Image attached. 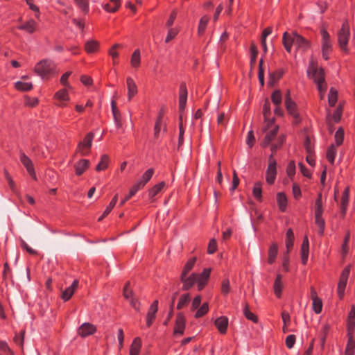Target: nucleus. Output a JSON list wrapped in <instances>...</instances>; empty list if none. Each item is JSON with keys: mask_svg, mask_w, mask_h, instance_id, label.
<instances>
[{"mask_svg": "<svg viewBox=\"0 0 355 355\" xmlns=\"http://www.w3.org/2000/svg\"><path fill=\"white\" fill-rule=\"evenodd\" d=\"M76 5L85 14L89 12V0H73Z\"/></svg>", "mask_w": 355, "mask_h": 355, "instance_id": "nucleus-41", "label": "nucleus"}, {"mask_svg": "<svg viewBox=\"0 0 355 355\" xmlns=\"http://www.w3.org/2000/svg\"><path fill=\"white\" fill-rule=\"evenodd\" d=\"M282 76V73L280 71L270 73L268 84L272 85Z\"/></svg>", "mask_w": 355, "mask_h": 355, "instance_id": "nucleus-53", "label": "nucleus"}, {"mask_svg": "<svg viewBox=\"0 0 355 355\" xmlns=\"http://www.w3.org/2000/svg\"><path fill=\"white\" fill-rule=\"evenodd\" d=\"M295 342V336L294 335H289L286 338V345L288 348L291 349Z\"/></svg>", "mask_w": 355, "mask_h": 355, "instance_id": "nucleus-63", "label": "nucleus"}, {"mask_svg": "<svg viewBox=\"0 0 355 355\" xmlns=\"http://www.w3.org/2000/svg\"><path fill=\"white\" fill-rule=\"evenodd\" d=\"M335 141L337 146L340 145L343 143L344 137V131L343 128H340L335 134Z\"/></svg>", "mask_w": 355, "mask_h": 355, "instance_id": "nucleus-54", "label": "nucleus"}, {"mask_svg": "<svg viewBox=\"0 0 355 355\" xmlns=\"http://www.w3.org/2000/svg\"><path fill=\"white\" fill-rule=\"evenodd\" d=\"M250 54V65L252 67L256 63V60L258 55L257 46L254 43L251 44Z\"/></svg>", "mask_w": 355, "mask_h": 355, "instance_id": "nucleus-44", "label": "nucleus"}, {"mask_svg": "<svg viewBox=\"0 0 355 355\" xmlns=\"http://www.w3.org/2000/svg\"><path fill=\"white\" fill-rule=\"evenodd\" d=\"M338 98V92L337 90L335 89L334 87H331L329 90V94L328 96V101L329 105L331 107H333L335 105Z\"/></svg>", "mask_w": 355, "mask_h": 355, "instance_id": "nucleus-42", "label": "nucleus"}, {"mask_svg": "<svg viewBox=\"0 0 355 355\" xmlns=\"http://www.w3.org/2000/svg\"><path fill=\"white\" fill-rule=\"evenodd\" d=\"M201 302V297L200 295H197L194 297L191 304V310H196L198 309Z\"/></svg>", "mask_w": 355, "mask_h": 355, "instance_id": "nucleus-64", "label": "nucleus"}, {"mask_svg": "<svg viewBox=\"0 0 355 355\" xmlns=\"http://www.w3.org/2000/svg\"><path fill=\"white\" fill-rule=\"evenodd\" d=\"M186 327V319L182 313H179L176 316L175 324L173 330V336L179 337L183 335Z\"/></svg>", "mask_w": 355, "mask_h": 355, "instance_id": "nucleus-10", "label": "nucleus"}, {"mask_svg": "<svg viewBox=\"0 0 355 355\" xmlns=\"http://www.w3.org/2000/svg\"><path fill=\"white\" fill-rule=\"evenodd\" d=\"M153 173L154 170L153 168H149L143 174L141 180L137 184H135V186L139 190L143 188L145 186V184L150 180Z\"/></svg>", "mask_w": 355, "mask_h": 355, "instance_id": "nucleus-18", "label": "nucleus"}, {"mask_svg": "<svg viewBox=\"0 0 355 355\" xmlns=\"http://www.w3.org/2000/svg\"><path fill=\"white\" fill-rule=\"evenodd\" d=\"M158 310V300H155L151 306H150L148 313L147 318H152L155 319V315Z\"/></svg>", "mask_w": 355, "mask_h": 355, "instance_id": "nucleus-47", "label": "nucleus"}, {"mask_svg": "<svg viewBox=\"0 0 355 355\" xmlns=\"http://www.w3.org/2000/svg\"><path fill=\"white\" fill-rule=\"evenodd\" d=\"M272 120L269 121L268 122L267 126L263 129V131L266 132L262 142V146L263 147H266L268 145L271 144L277 137V134L279 128L277 125L272 127Z\"/></svg>", "mask_w": 355, "mask_h": 355, "instance_id": "nucleus-5", "label": "nucleus"}, {"mask_svg": "<svg viewBox=\"0 0 355 355\" xmlns=\"http://www.w3.org/2000/svg\"><path fill=\"white\" fill-rule=\"evenodd\" d=\"M355 327V307L352 306L347 318L348 335L352 334Z\"/></svg>", "mask_w": 355, "mask_h": 355, "instance_id": "nucleus-22", "label": "nucleus"}, {"mask_svg": "<svg viewBox=\"0 0 355 355\" xmlns=\"http://www.w3.org/2000/svg\"><path fill=\"white\" fill-rule=\"evenodd\" d=\"M255 141V138L254 136V132L252 130H250L248 133L247 139H246V144L249 147H252L254 145V143Z\"/></svg>", "mask_w": 355, "mask_h": 355, "instance_id": "nucleus-62", "label": "nucleus"}, {"mask_svg": "<svg viewBox=\"0 0 355 355\" xmlns=\"http://www.w3.org/2000/svg\"><path fill=\"white\" fill-rule=\"evenodd\" d=\"M277 254V245L276 243H273L269 248L268 250V262L270 264H272L275 262V259Z\"/></svg>", "mask_w": 355, "mask_h": 355, "instance_id": "nucleus-31", "label": "nucleus"}, {"mask_svg": "<svg viewBox=\"0 0 355 355\" xmlns=\"http://www.w3.org/2000/svg\"><path fill=\"white\" fill-rule=\"evenodd\" d=\"M164 186V182H161L159 184L155 185L151 189L149 190L148 196L151 199H153L157 194H158L162 191Z\"/></svg>", "mask_w": 355, "mask_h": 355, "instance_id": "nucleus-35", "label": "nucleus"}, {"mask_svg": "<svg viewBox=\"0 0 355 355\" xmlns=\"http://www.w3.org/2000/svg\"><path fill=\"white\" fill-rule=\"evenodd\" d=\"M141 346V341L139 338H135L130 346V355H138Z\"/></svg>", "mask_w": 355, "mask_h": 355, "instance_id": "nucleus-27", "label": "nucleus"}, {"mask_svg": "<svg viewBox=\"0 0 355 355\" xmlns=\"http://www.w3.org/2000/svg\"><path fill=\"white\" fill-rule=\"evenodd\" d=\"M118 200V195L116 194L112 198V201L110 202L109 205L107 207L105 210L104 211L103 215L98 219V221H101L106 216H107L113 207L115 206Z\"/></svg>", "mask_w": 355, "mask_h": 355, "instance_id": "nucleus-33", "label": "nucleus"}, {"mask_svg": "<svg viewBox=\"0 0 355 355\" xmlns=\"http://www.w3.org/2000/svg\"><path fill=\"white\" fill-rule=\"evenodd\" d=\"M315 223L318 227V233L320 235H323L324 230L325 222L322 218V216H315Z\"/></svg>", "mask_w": 355, "mask_h": 355, "instance_id": "nucleus-45", "label": "nucleus"}, {"mask_svg": "<svg viewBox=\"0 0 355 355\" xmlns=\"http://www.w3.org/2000/svg\"><path fill=\"white\" fill-rule=\"evenodd\" d=\"M55 98L60 101V106H64V104L62 103L64 101H68L69 100V97L67 93V91L66 89H61L56 92L55 94Z\"/></svg>", "mask_w": 355, "mask_h": 355, "instance_id": "nucleus-34", "label": "nucleus"}, {"mask_svg": "<svg viewBox=\"0 0 355 355\" xmlns=\"http://www.w3.org/2000/svg\"><path fill=\"white\" fill-rule=\"evenodd\" d=\"M37 24L33 19H30L24 24L19 26V29L26 31L28 33H33L37 30Z\"/></svg>", "mask_w": 355, "mask_h": 355, "instance_id": "nucleus-23", "label": "nucleus"}, {"mask_svg": "<svg viewBox=\"0 0 355 355\" xmlns=\"http://www.w3.org/2000/svg\"><path fill=\"white\" fill-rule=\"evenodd\" d=\"M20 161L24 167L26 168L27 172L34 179L36 180V174L33 167V164L31 159L26 156L24 153H20Z\"/></svg>", "mask_w": 355, "mask_h": 355, "instance_id": "nucleus-13", "label": "nucleus"}, {"mask_svg": "<svg viewBox=\"0 0 355 355\" xmlns=\"http://www.w3.org/2000/svg\"><path fill=\"white\" fill-rule=\"evenodd\" d=\"M350 272V266H347L342 272L338 284V295L340 299L344 296L345 289Z\"/></svg>", "mask_w": 355, "mask_h": 355, "instance_id": "nucleus-9", "label": "nucleus"}, {"mask_svg": "<svg viewBox=\"0 0 355 355\" xmlns=\"http://www.w3.org/2000/svg\"><path fill=\"white\" fill-rule=\"evenodd\" d=\"M54 63L50 60H43L37 64L35 67V72L42 78H46L53 73Z\"/></svg>", "mask_w": 355, "mask_h": 355, "instance_id": "nucleus-4", "label": "nucleus"}, {"mask_svg": "<svg viewBox=\"0 0 355 355\" xmlns=\"http://www.w3.org/2000/svg\"><path fill=\"white\" fill-rule=\"evenodd\" d=\"M243 314L247 319H248L254 322H257L258 320L257 317L250 311L249 305L248 304H245V307L243 309Z\"/></svg>", "mask_w": 355, "mask_h": 355, "instance_id": "nucleus-46", "label": "nucleus"}, {"mask_svg": "<svg viewBox=\"0 0 355 355\" xmlns=\"http://www.w3.org/2000/svg\"><path fill=\"white\" fill-rule=\"evenodd\" d=\"M253 196L255 198L259 200H261V183L257 182L254 184L253 190H252Z\"/></svg>", "mask_w": 355, "mask_h": 355, "instance_id": "nucleus-50", "label": "nucleus"}, {"mask_svg": "<svg viewBox=\"0 0 355 355\" xmlns=\"http://www.w3.org/2000/svg\"><path fill=\"white\" fill-rule=\"evenodd\" d=\"M127 88H128V98L129 101L137 93V87L131 77H128L126 79Z\"/></svg>", "mask_w": 355, "mask_h": 355, "instance_id": "nucleus-19", "label": "nucleus"}, {"mask_svg": "<svg viewBox=\"0 0 355 355\" xmlns=\"http://www.w3.org/2000/svg\"><path fill=\"white\" fill-rule=\"evenodd\" d=\"M272 103L276 105L279 106L282 103V96L279 90L275 91L271 96Z\"/></svg>", "mask_w": 355, "mask_h": 355, "instance_id": "nucleus-55", "label": "nucleus"}, {"mask_svg": "<svg viewBox=\"0 0 355 355\" xmlns=\"http://www.w3.org/2000/svg\"><path fill=\"white\" fill-rule=\"evenodd\" d=\"M284 139L285 137L283 135L278 136L277 139H275V140L271 144V151L275 152L278 148H279L283 144Z\"/></svg>", "mask_w": 355, "mask_h": 355, "instance_id": "nucleus-38", "label": "nucleus"}, {"mask_svg": "<svg viewBox=\"0 0 355 355\" xmlns=\"http://www.w3.org/2000/svg\"><path fill=\"white\" fill-rule=\"evenodd\" d=\"M349 37V26L347 23H344L338 33V40L340 49L347 51V44Z\"/></svg>", "mask_w": 355, "mask_h": 355, "instance_id": "nucleus-7", "label": "nucleus"}, {"mask_svg": "<svg viewBox=\"0 0 355 355\" xmlns=\"http://www.w3.org/2000/svg\"><path fill=\"white\" fill-rule=\"evenodd\" d=\"M178 31L175 28H169L168 31L167 36L165 39L166 42H169L171 40H173L176 35L178 34Z\"/></svg>", "mask_w": 355, "mask_h": 355, "instance_id": "nucleus-61", "label": "nucleus"}, {"mask_svg": "<svg viewBox=\"0 0 355 355\" xmlns=\"http://www.w3.org/2000/svg\"><path fill=\"white\" fill-rule=\"evenodd\" d=\"M336 150L334 144L331 145L327 151V158L331 164H334Z\"/></svg>", "mask_w": 355, "mask_h": 355, "instance_id": "nucleus-49", "label": "nucleus"}, {"mask_svg": "<svg viewBox=\"0 0 355 355\" xmlns=\"http://www.w3.org/2000/svg\"><path fill=\"white\" fill-rule=\"evenodd\" d=\"M277 201L281 211H284L287 205V198L284 193H278Z\"/></svg>", "mask_w": 355, "mask_h": 355, "instance_id": "nucleus-32", "label": "nucleus"}, {"mask_svg": "<svg viewBox=\"0 0 355 355\" xmlns=\"http://www.w3.org/2000/svg\"><path fill=\"white\" fill-rule=\"evenodd\" d=\"M322 35V55L324 60L329 59V55L332 50L330 35L325 29L321 30Z\"/></svg>", "mask_w": 355, "mask_h": 355, "instance_id": "nucleus-6", "label": "nucleus"}, {"mask_svg": "<svg viewBox=\"0 0 355 355\" xmlns=\"http://www.w3.org/2000/svg\"><path fill=\"white\" fill-rule=\"evenodd\" d=\"M139 189L134 185L130 191V193L128 196H127L124 199H123L120 203L119 206H123L130 198H132L137 191Z\"/></svg>", "mask_w": 355, "mask_h": 355, "instance_id": "nucleus-57", "label": "nucleus"}, {"mask_svg": "<svg viewBox=\"0 0 355 355\" xmlns=\"http://www.w3.org/2000/svg\"><path fill=\"white\" fill-rule=\"evenodd\" d=\"M309 252V244L308 238L304 237L301 248V258L304 265L306 264Z\"/></svg>", "mask_w": 355, "mask_h": 355, "instance_id": "nucleus-20", "label": "nucleus"}, {"mask_svg": "<svg viewBox=\"0 0 355 355\" xmlns=\"http://www.w3.org/2000/svg\"><path fill=\"white\" fill-rule=\"evenodd\" d=\"M78 281L77 279H75L70 286H69L64 291H62V299L64 301L69 300L73 295L76 289L78 288Z\"/></svg>", "mask_w": 355, "mask_h": 355, "instance_id": "nucleus-15", "label": "nucleus"}, {"mask_svg": "<svg viewBox=\"0 0 355 355\" xmlns=\"http://www.w3.org/2000/svg\"><path fill=\"white\" fill-rule=\"evenodd\" d=\"M209 310V305L208 303H204L200 309L196 311L195 317L196 318H200L203 316L205 313H207Z\"/></svg>", "mask_w": 355, "mask_h": 355, "instance_id": "nucleus-56", "label": "nucleus"}, {"mask_svg": "<svg viewBox=\"0 0 355 355\" xmlns=\"http://www.w3.org/2000/svg\"><path fill=\"white\" fill-rule=\"evenodd\" d=\"M230 291V281L228 279H224L221 285V293L223 295H227Z\"/></svg>", "mask_w": 355, "mask_h": 355, "instance_id": "nucleus-59", "label": "nucleus"}, {"mask_svg": "<svg viewBox=\"0 0 355 355\" xmlns=\"http://www.w3.org/2000/svg\"><path fill=\"white\" fill-rule=\"evenodd\" d=\"M121 3L119 0H110V3H105L103 8L110 12H115L120 7Z\"/></svg>", "mask_w": 355, "mask_h": 355, "instance_id": "nucleus-26", "label": "nucleus"}, {"mask_svg": "<svg viewBox=\"0 0 355 355\" xmlns=\"http://www.w3.org/2000/svg\"><path fill=\"white\" fill-rule=\"evenodd\" d=\"M216 249H217V242L215 239H212L210 240V241L209 243L207 252L209 254H213L216 252Z\"/></svg>", "mask_w": 355, "mask_h": 355, "instance_id": "nucleus-60", "label": "nucleus"}, {"mask_svg": "<svg viewBox=\"0 0 355 355\" xmlns=\"http://www.w3.org/2000/svg\"><path fill=\"white\" fill-rule=\"evenodd\" d=\"M323 213L322 205V193L318 195V198L315 202V216H322Z\"/></svg>", "mask_w": 355, "mask_h": 355, "instance_id": "nucleus-36", "label": "nucleus"}, {"mask_svg": "<svg viewBox=\"0 0 355 355\" xmlns=\"http://www.w3.org/2000/svg\"><path fill=\"white\" fill-rule=\"evenodd\" d=\"M215 325L221 334H225L228 326V318L221 316L215 320Z\"/></svg>", "mask_w": 355, "mask_h": 355, "instance_id": "nucleus-21", "label": "nucleus"}, {"mask_svg": "<svg viewBox=\"0 0 355 355\" xmlns=\"http://www.w3.org/2000/svg\"><path fill=\"white\" fill-rule=\"evenodd\" d=\"M209 21V17L207 15H204L201 17L198 26V34L199 35H202L204 33Z\"/></svg>", "mask_w": 355, "mask_h": 355, "instance_id": "nucleus-29", "label": "nucleus"}, {"mask_svg": "<svg viewBox=\"0 0 355 355\" xmlns=\"http://www.w3.org/2000/svg\"><path fill=\"white\" fill-rule=\"evenodd\" d=\"M130 282H127L125 284L123 289V295L127 300L129 301L130 304L132 306V308L138 311L139 302L138 300L135 297L133 291L128 288Z\"/></svg>", "mask_w": 355, "mask_h": 355, "instance_id": "nucleus-11", "label": "nucleus"}, {"mask_svg": "<svg viewBox=\"0 0 355 355\" xmlns=\"http://www.w3.org/2000/svg\"><path fill=\"white\" fill-rule=\"evenodd\" d=\"M283 45L288 53H291L294 45L298 51L306 52L311 46L310 42L295 31L284 32L282 36Z\"/></svg>", "mask_w": 355, "mask_h": 355, "instance_id": "nucleus-1", "label": "nucleus"}, {"mask_svg": "<svg viewBox=\"0 0 355 355\" xmlns=\"http://www.w3.org/2000/svg\"><path fill=\"white\" fill-rule=\"evenodd\" d=\"M277 174L276 166H268L266 170V182L272 184L274 183Z\"/></svg>", "mask_w": 355, "mask_h": 355, "instance_id": "nucleus-25", "label": "nucleus"}, {"mask_svg": "<svg viewBox=\"0 0 355 355\" xmlns=\"http://www.w3.org/2000/svg\"><path fill=\"white\" fill-rule=\"evenodd\" d=\"M96 331V327L90 323H84L78 329V334L83 336L86 337L94 334Z\"/></svg>", "mask_w": 355, "mask_h": 355, "instance_id": "nucleus-16", "label": "nucleus"}, {"mask_svg": "<svg viewBox=\"0 0 355 355\" xmlns=\"http://www.w3.org/2000/svg\"><path fill=\"white\" fill-rule=\"evenodd\" d=\"M196 258L193 257L189 260L187 263L185 264L182 274L183 275H187L190 270H192V268L194 266L195 262H196Z\"/></svg>", "mask_w": 355, "mask_h": 355, "instance_id": "nucleus-51", "label": "nucleus"}, {"mask_svg": "<svg viewBox=\"0 0 355 355\" xmlns=\"http://www.w3.org/2000/svg\"><path fill=\"white\" fill-rule=\"evenodd\" d=\"M282 288H283L282 276L280 274H278L277 275V277L275 280L274 285H273L274 292H275V295L277 297H279L281 296Z\"/></svg>", "mask_w": 355, "mask_h": 355, "instance_id": "nucleus-24", "label": "nucleus"}, {"mask_svg": "<svg viewBox=\"0 0 355 355\" xmlns=\"http://www.w3.org/2000/svg\"><path fill=\"white\" fill-rule=\"evenodd\" d=\"M131 65L137 68L139 66L140 64V51L139 49H137L134 51V53L132 55L131 60H130Z\"/></svg>", "mask_w": 355, "mask_h": 355, "instance_id": "nucleus-43", "label": "nucleus"}, {"mask_svg": "<svg viewBox=\"0 0 355 355\" xmlns=\"http://www.w3.org/2000/svg\"><path fill=\"white\" fill-rule=\"evenodd\" d=\"M99 44L96 40H89L85 43V49L88 53H92L98 51Z\"/></svg>", "mask_w": 355, "mask_h": 355, "instance_id": "nucleus-28", "label": "nucleus"}, {"mask_svg": "<svg viewBox=\"0 0 355 355\" xmlns=\"http://www.w3.org/2000/svg\"><path fill=\"white\" fill-rule=\"evenodd\" d=\"M308 76L314 80L317 84L320 97L323 99L327 90V84L324 81V73L323 69L318 68L317 62L311 58L307 70Z\"/></svg>", "mask_w": 355, "mask_h": 355, "instance_id": "nucleus-3", "label": "nucleus"}, {"mask_svg": "<svg viewBox=\"0 0 355 355\" xmlns=\"http://www.w3.org/2000/svg\"><path fill=\"white\" fill-rule=\"evenodd\" d=\"M211 268H205L202 273H192L188 277H187V275L181 274L180 280L183 284L182 290H189L195 283L198 284V290H202L207 284Z\"/></svg>", "mask_w": 355, "mask_h": 355, "instance_id": "nucleus-2", "label": "nucleus"}, {"mask_svg": "<svg viewBox=\"0 0 355 355\" xmlns=\"http://www.w3.org/2000/svg\"><path fill=\"white\" fill-rule=\"evenodd\" d=\"M187 100V89L185 83H182L180 87L179 110L182 112L184 110Z\"/></svg>", "mask_w": 355, "mask_h": 355, "instance_id": "nucleus-14", "label": "nucleus"}, {"mask_svg": "<svg viewBox=\"0 0 355 355\" xmlns=\"http://www.w3.org/2000/svg\"><path fill=\"white\" fill-rule=\"evenodd\" d=\"M263 114L266 121H270L268 118V115L270 114V103L268 99L265 101Z\"/></svg>", "mask_w": 355, "mask_h": 355, "instance_id": "nucleus-52", "label": "nucleus"}, {"mask_svg": "<svg viewBox=\"0 0 355 355\" xmlns=\"http://www.w3.org/2000/svg\"><path fill=\"white\" fill-rule=\"evenodd\" d=\"M191 300V296L189 293L181 295L177 304V309H181L184 306L187 305Z\"/></svg>", "mask_w": 355, "mask_h": 355, "instance_id": "nucleus-40", "label": "nucleus"}, {"mask_svg": "<svg viewBox=\"0 0 355 355\" xmlns=\"http://www.w3.org/2000/svg\"><path fill=\"white\" fill-rule=\"evenodd\" d=\"M355 349V340L352 337V334L349 335L348 342L346 346L345 355H354Z\"/></svg>", "mask_w": 355, "mask_h": 355, "instance_id": "nucleus-30", "label": "nucleus"}, {"mask_svg": "<svg viewBox=\"0 0 355 355\" xmlns=\"http://www.w3.org/2000/svg\"><path fill=\"white\" fill-rule=\"evenodd\" d=\"M294 241V234L291 229H288L286 232V246L287 248V252H289L291 249L293 248Z\"/></svg>", "mask_w": 355, "mask_h": 355, "instance_id": "nucleus-37", "label": "nucleus"}, {"mask_svg": "<svg viewBox=\"0 0 355 355\" xmlns=\"http://www.w3.org/2000/svg\"><path fill=\"white\" fill-rule=\"evenodd\" d=\"M89 164L90 162L88 159H80L74 165L76 174L77 175H81L89 168Z\"/></svg>", "mask_w": 355, "mask_h": 355, "instance_id": "nucleus-17", "label": "nucleus"}, {"mask_svg": "<svg viewBox=\"0 0 355 355\" xmlns=\"http://www.w3.org/2000/svg\"><path fill=\"white\" fill-rule=\"evenodd\" d=\"M109 163V157L107 155H104L102 156L100 162L97 164L96 167V170L97 171H101L105 170L107 168Z\"/></svg>", "mask_w": 355, "mask_h": 355, "instance_id": "nucleus-39", "label": "nucleus"}, {"mask_svg": "<svg viewBox=\"0 0 355 355\" xmlns=\"http://www.w3.org/2000/svg\"><path fill=\"white\" fill-rule=\"evenodd\" d=\"M285 105L288 112L295 119L296 123L299 122L300 119L296 110V104L292 101L289 91H287L285 96Z\"/></svg>", "mask_w": 355, "mask_h": 355, "instance_id": "nucleus-12", "label": "nucleus"}, {"mask_svg": "<svg viewBox=\"0 0 355 355\" xmlns=\"http://www.w3.org/2000/svg\"><path fill=\"white\" fill-rule=\"evenodd\" d=\"M322 303L320 299L313 300V309L315 313H320L322 311Z\"/></svg>", "mask_w": 355, "mask_h": 355, "instance_id": "nucleus-58", "label": "nucleus"}, {"mask_svg": "<svg viewBox=\"0 0 355 355\" xmlns=\"http://www.w3.org/2000/svg\"><path fill=\"white\" fill-rule=\"evenodd\" d=\"M94 137V134L92 132H89L85 136L84 140L78 144L77 150L81 154V155L85 156L89 154Z\"/></svg>", "mask_w": 355, "mask_h": 355, "instance_id": "nucleus-8", "label": "nucleus"}, {"mask_svg": "<svg viewBox=\"0 0 355 355\" xmlns=\"http://www.w3.org/2000/svg\"><path fill=\"white\" fill-rule=\"evenodd\" d=\"M15 87L19 91H29L33 88V85L30 83H24L18 81L15 83Z\"/></svg>", "mask_w": 355, "mask_h": 355, "instance_id": "nucleus-48", "label": "nucleus"}]
</instances>
